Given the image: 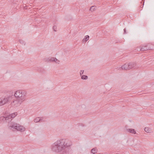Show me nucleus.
<instances>
[{
	"label": "nucleus",
	"instance_id": "nucleus-17",
	"mask_svg": "<svg viewBox=\"0 0 154 154\" xmlns=\"http://www.w3.org/2000/svg\"><path fill=\"white\" fill-rule=\"evenodd\" d=\"M95 9V6H93L91 7L90 10L91 11H94Z\"/></svg>",
	"mask_w": 154,
	"mask_h": 154
},
{
	"label": "nucleus",
	"instance_id": "nucleus-15",
	"mask_svg": "<svg viewBox=\"0 0 154 154\" xmlns=\"http://www.w3.org/2000/svg\"><path fill=\"white\" fill-rule=\"evenodd\" d=\"M91 152L92 153L95 154L97 152V149L96 148H94L92 149Z\"/></svg>",
	"mask_w": 154,
	"mask_h": 154
},
{
	"label": "nucleus",
	"instance_id": "nucleus-7",
	"mask_svg": "<svg viewBox=\"0 0 154 154\" xmlns=\"http://www.w3.org/2000/svg\"><path fill=\"white\" fill-rule=\"evenodd\" d=\"M16 125L15 126V129L14 130V131H19L21 132H23L26 130V128L25 127L22 126L19 124L16 123Z\"/></svg>",
	"mask_w": 154,
	"mask_h": 154
},
{
	"label": "nucleus",
	"instance_id": "nucleus-10",
	"mask_svg": "<svg viewBox=\"0 0 154 154\" xmlns=\"http://www.w3.org/2000/svg\"><path fill=\"white\" fill-rule=\"evenodd\" d=\"M147 45H145L140 47V51H144L151 49L150 48L147 47Z\"/></svg>",
	"mask_w": 154,
	"mask_h": 154
},
{
	"label": "nucleus",
	"instance_id": "nucleus-8",
	"mask_svg": "<svg viewBox=\"0 0 154 154\" xmlns=\"http://www.w3.org/2000/svg\"><path fill=\"white\" fill-rule=\"evenodd\" d=\"M8 129L14 131V130L15 129L14 128L15 125H16V123L14 122L11 121L8 122Z\"/></svg>",
	"mask_w": 154,
	"mask_h": 154
},
{
	"label": "nucleus",
	"instance_id": "nucleus-19",
	"mask_svg": "<svg viewBox=\"0 0 154 154\" xmlns=\"http://www.w3.org/2000/svg\"><path fill=\"white\" fill-rule=\"evenodd\" d=\"M84 72V70H81L80 72V76L82 75L83 74Z\"/></svg>",
	"mask_w": 154,
	"mask_h": 154
},
{
	"label": "nucleus",
	"instance_id": "nucleus-9",
	"mask_svg": "<svg viewBox=\"0 0 154 154\" xmlns=\"http://www.w3.org/2000/svg\"><path fill=\"white\" fill-rule=\"evenodd\" d=\"M48 62H55L57 64H59L60 61L57 60L56 58L54 57L49 58L48 60Z\"/></svg>",
	"mask_w": 154,
	"mask_h": 154
},
{
	"label": "nucleus",
	"instance_id": "nucleus-5",
	"mask_svg": "<svg viewBox=\"0 0 154 154\" xmlns=\"http://www.w3.org/2000/svg\"><path fill=\"white\" fill-rule=\"evenodd\" d=\"M136 65V63L135 62H131L125 63L122 65L121 67V68L123 70L130 69L135 66Z\"/></svg>",
	"mask_w": 154,
	"mask_h": 154
},
{
	"label": "nucleus",
	"instance_id": "nucleus-1",
	"mask_svg": "<svg viewBox=\"0 0 154 154\" xmlns=\"http://www.w3.org/2000/svg\"><path fill=\"white\" fill-rule=\"evenodd\" d=\"M72 143L67 139H61L57 140L51 145V149L53 151L63 153L69 152Z\"/></svg>",
	"mask_w": 154,
	"mask_h": 154
},
{
	"label": "nucleus",
	"instance_id": "nucleus-2",
	"mask_svg": "<svg viewBox=\"0 0 154 154\" xmlns=\"http://www.w3.org/2000/svg\"><path fill=\"white\" fill-rule=\"evenodd\" d=\"M26 92L25 91L19 90L15 92L14 96L15 98L23 102L26 100Z\"/></svg>",
	"mask_w": 154,
	"mask_h": 154
},
{
	"label": "nucleus",
	"instance_id": "nucleus-22",
	"mask_svg": "<svg viewBox=\"0 0 154 154\" xmlns=\"http://www.w3.org/2000/svg\"><path fill=\"white\" fill-rule=\"evenodd\" d=\"M98 154H103V153H98Z\"/></svg>",
	"mask_w": 154,
	"mask_h": 154
},
{
	"label": "nucleus",
	"instance_id": "nucleus-23",
	"mask_svg": "<svg viewBox=\"0 0 154 154\" xmlns=\"http://www.w3.org/2000/svg\"><path fill=\"white\" fill-rule=\"evenodd\" d=\"M142 1H143V0H142Z\"/></svg>",
	"mask_w": 154,
	"mask_h": 154
},
{
	"label": "nucleus",
	"instance_id": "nucleus-11",
	"mask_svg": "<svg viewBox=\"0 0 154 154\" xmlns=\"http://www.w3.org/2000/svg\"><path fill=\"white\" fill-rule=\"evenodd\" d=\"M127 131L129 132L130 133L135 134L136 132L135 130L132 128H129L126 129Z\"/></svg>",
	"mask_w": 154,
	"mask_h": 154
},
{
	"label": "nucleus",
	"instance_id": "nucleus-4",
	"mask_svg": "<svg viewBox=\"0 0 154 154\" xmlns=\"http://www.w3.org/2000/svg\"><path fill=\"white\" fill-rule=\"evenodd\" d=\"M12 99V96H6L0 98V106H2L10 102Z\"/></svg>",
	"mask_w": 154,
	"mask_h": 154
},
{
	"label": "nucleus",
	"instance_id": "nucleus-3",
	"mask_svg": "<svg viewBox=\"0 0 154 154\" xmlns=\"http://www.w3.org/2000/svg\"><path fill=\"white\" fill-rule=\"evenodd\" d=\"M17 115V112L11 113L6 116H1L0 117V123L6 122L7 123L12 121Z\"/></svg>",
	"mask_w": 154,
	"mask_h": 154
},
{
	"label": "nucleus",
	"instance_id": "nucleus-6",
	"mask_svg": "<svg viewBox=\"0 0 154 154\" xmlns=\"http://www.w3.org/2000/svg\"><path fill=\"white\" fill-rule=\"evenodd\" d=\"M10 102V105L11 106L16 107L19 106L23 103L16 98H13V96L12 99Z\"/></svg>",
	"mask_w": 154,
	"mask_h": 154
},
{
	"label": "nucleus",
	"instance_id": "nucleus-21",
	"mask_svg": "<svg viewBox=\"0 0 154 154\" xmlns=\"http://www.w3.org/2000/svg\"><path fill=\"white\" fill-rule=\"evenodd\" d=\"M124 34L126 33V29H124Z\"/></svg>",
	"mask_w": 154,
	"mask_h": 154
},
{
	"label": "nucleus",
	"instance_id": "nucleus-20",
	"mask_svg": "<svg viewBox=\"0 0 154 154\" xmlns=\"http://www.w3.org/2000/svg\"><path fill=\"white\" fill-rule=\"evenodd\" d=\"M53 29L54 31H56V29H57V27L55 26H54L53 27Z\"/></svg>",
	"mask_w": 154,
	"mask_h": 154
},
{
	"label": "nucleus",
	"instance_id": "nucleus-12",
	"mask_svg": "<svg viewBox=\"0 0 154 154\" xmlns=\"http://www.w3.org/2000/svg\"><path fill=\"white\" fill-rule=\"evenodd\" d=\"M41 121L43 122L44 121L41 118H36L34 120V122H38Z\"/></svg>",
	"mask_w": 154,
	"mask_h": 154
},
{
	"label": "nucleus",
	"instance_id": "nucleus-13",
	"mask_svg": "<svg viewBox=\"0 0 154 154\" xmlns=\"http://www.w3.org/2000/svg\"><path fill=\"white\" fill-rule=\"evenodd\" d=\"M89 36L88 35H86L85 38L83 39L82 41L83 42H86L89 39Z\"/></svg>",
	"mask_w": 154,
	"mask_h": 154
},
{
	"label": "nucleus",
	"instance_id": "nucleus-18",
	"mask_svg": "<svg viewBox=\"0 0 154 154\" xmlns=\"http://www.w3.org/2000/svg\"><path fill=\"white\" fill-rule=\"evenodd\" d=\"M19 42L22 44H24V45H25V43H24V42L23 41V40H21V39H20L19 40Z\"/></svg>",
	"mask_w": 154,
	"mask_h": 154
},
{
	"label": "nucleus",
	"instance_id": "nucleus-16",
	"mask_svg": "<svg viewBox=\"0 0 154 154\" xmlns=\"http://www.w3.org/2000/svg\"><path fill=\"white\" fill-rule=\"evenodd\" d=\"M81 77V79L83 80H86L88 78V76L86 75H82Z\"/></svg>",
	"mask_w": 154,
	"mask_h": 154
},
{
	"label": "nucleus",
	"instance_id": "nucleus-14",
	"mask_svg": "<svg viewBox=\"0 0 154 154\" xmlns=\"http://www.w3.org/2000/svg\"><path fill=\"white\" fill-rule=\"evenodd\" d=\"M145 131L147 133H150L152 131L151 129L149 127H145L144 129Z\"/></svg>",
	"mask_w": 154,
	"mask_h": 154
}]
</instances>
